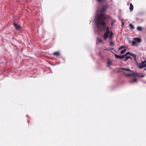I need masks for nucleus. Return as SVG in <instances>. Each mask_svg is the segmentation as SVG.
Listing matches in <instances>:
<instances>
[{"label":"nucleus","mask_w":146,"mask_h":146,"mask_svg":"<svg viewBox=\"0 0 146 146\" xmlns=\"http://www.w3.org/2000/svg\"><path fill=\"white\" fill-rule=\"evenodd\" d=\"M108 6L104 5L101 9L98 10L96 12V19L94 21L96 27L100 31H103L106 28V18L105 16V13Z\"/></svg>","instance_id":"f257e3e1"},{"label":"nucleus","mask_w":146,"mask_h":146,"mask_svg":"<svg viewBox=\"0 0 146 146\" xmlns=\"http://www.w3.org/2000/svg\"><path fill=\"white\" fill-rule=\"evenodd\" d=\"M103 31H105V33L102 35V37L104 40H106V39L108 38L109 35L110 33L109 27H106L105 29Z\"/></svg>","instance_id":"f03ea898"},{"label":"nucleus","mask_w":146,"mask_h":146,"mask_svg":"<svg viewBox=\"0 0 146 146\" xmlns=\"http://www.w3.org/2000/svg\"><path fill=\"white\" fill-rule=\"evenodd\" d=\"M134 40L132 42V45L133 46L136 44L137 43L140 42H141V40L139 38H133Z\"/></svg>","instance_id":"7ed1b4c3"},{"label":"nucleus","mask_w":146,"mask_h":146,"mask_svg":"<svg viewBox=\"0 0 146 146\" xmlns=\"http://www.w3.org/2000/svg\"><path fill=\"white\" fill-rule=\"evenodd\" d=\"M139 68H142L146 66V60L143 61L140 64H139L138 66Z\"/></svg>","instance_id":"20e7f679"},{"label":"nucleus","mask_w":146,"mask_h":146,"mask_svg":"<svg viewBox=\"0 0 146 146\" xmlns=\"http://www.w3.org/2000/svg\"><path fill=\"white\" fill-rule=\"evenodd\" d=\"M13 25L14 26V27H15L16 29L17 30L19 29L21 27L18 24L15 23H13Z\"/></svg>","instance_id":"39448f33"},{"label":"nucleus","mask_w":146,"mask_h":146,"mask_svg":"<svg viewBox=\"0 0 146 146\" xmlns=\"http://www.w3.org/2000/svg\"><path fill=\"white\" fill-rule=\"evenodd\" d=\"M137 79L136 78H133L132 80L129 81V82L130 83H132L133 82H137Z\"/></svg>","instance_id":"423d86ee"},{"label":"nucleus","mask_w":146,"mask_h":146,"mask_svg":"<svg viewBox=\"0 0 146 146\" xmlns=\"http://www.w3.org/2000/svg\"><path fill=\"white\" fill-rule=\"evenodd\" d=\"M131 56H132V57H133L135 61L136 62H137L136 55L132 53V54H131Z\"/></svg>","instance_id":"0eeeda50"},{"label":"nucleus","mask_w":146,"mask_h":146,"mask_svg":"<svg viewBox=\"0 0 146 146\" xmlns=\"http://www.w3.org/2000/svg\"><path fill=\"white\" fill-rule=\"evenodd\" d=\"M110 34L109 35V39L111 40L112 38V36L113 35V33L112 31H111L110 33Z\"/></svg>","instance_id":"6e6552de"},{"label":"nucleus","mask_w":146,"mask_h":146,"mask_svg":"<svg viewBox=\"0 0 146 146\" xmlns=\"http://www.w3.org/2000/svg\"><path fill=\"white\" fill-rule=\"evenodd\" d=\"M108 64L107 66L110 67V65L111 64V62L110 59H108Z\"/></svg>","instance_id":"1a4fd4ad"},{"label":"nucleus","mask_w":146,"mask_h":146,"mask_svg":"<svg viewBox=\"0 0 146 146\" xmlns=\"http://www.w3.org/2000/svg\"><path fill=\"white\" fill-rule=\"evenodd\" d=\"M116 21L114 19H111L110 21L111 25V26H113L115 22Z\"/></svg>","instance_id":"9d476101"},{"label":"nucleus","mask_w":146,"mask_h":146,"mask_svg":"<svg viewBox=\"0 0 146 146\" xmlns=\"http://www.w3.org/2000/svg\"><path fill=\"white\" fill-rule=\"evenodd\" d=\"M121 69L123 70L126 71H131V70L129 68H121Z\"/></svg>","instance_id":"9b49d317"},{"label":"nucleus","mask_w":146,"mask_h":146,"mask_svg":"<svg viewBox=\"0 0 146 146\" xmlns=\"http://www.w3.org/2000/svg\"><path fill=\"white\" fill-rule=\"evenodd\" d=\"M133 6L132 4V3H131L130 4V7H129V9L131 11H132L133 9Z\"/></svg>","instance_id":"f8f14e48"},{"label":"nucleus","mask_w":146,"mask_h":146,"mask_svg":"<svg viewBox=\"0 0 146 146\" xmlns=\"http://www.w3.org/2000/svg\"><path fill=\"white\" fill-rule=\"evenodd\" d=\"M53 54L58 56L60 55V53L59 52H55L53 53Z\"/></svg>","instance_id":"ddd939ff"},{"label":"nucleus","mask_w":146,"mask_h":146,"mask_svg":"<svg viewBox=\"0 0 146 146\" xmlns=\"http://www.w3.org/2000/svg\"><path fill=\"white\" fill-rule=\"evenodd\" d=\"M124 75L126 76H133V74L130 73H125Z\"/></svg>","instance_id":"4468645a"},{"label":"nucleus","mask_w":146,"mask_h":146,"mask_svg":"<svg viewBox=\"0 0 146 146\" xmlns=\"http://www.w3.org/2000/svg\"><path fill=\"white\" fill-rule=\"evenodd\" d=\"M97 39L98 40V42H97V43H98V42H99H99H102V43H103V41L102 40L99 38H97Z\"/></svg>","instance_id":"2eb2a0df"},{"label":"nucleus","mask_w":146,"mask_h":146,"mask_svg":"<svg viewBox=\"0 0 146 146\" xmlns=\"http://www.w3.org/2000/svg\"><path fill=\"white\" fill-rule=\"evenodd\" d=\"M137 29L138 31H141L142 30V28L141 27L138 26L137 27Z\"/></svg>","instance_id":"dca6fc26"},{"label":"nucleus","mask_w":146,"mask_h":146,"mask_svg":"<svg viewBox=\"0 0 146 146\" xmlns=\"http://www.w3.org/2000/svg\"><path fill=\"white\" fill-rule=\"evenodd\" d=\"M132 53H130L129 52H127L124 54V55H125V56L126 57L128 55H129L131 56V54H132Z\"/></svg>","instance_id":"f3484780"},{"label":"nucleus","mask_w":146,"mask_h":146,"mask_svg":"<svg viewBox=\"0 0 146 146\" xmlns=\"http://www.w3.org/2000/svg\"><path fill=\"white\" fill-rule=\"evenodd\" d=\"M126 49H125L122 50L121 52L120 53L121 54H123L125 52H126Z\"/></svg>","instance_id":"a211bd4d"},{"label":"nucleus","mask_w":146,"mask_h":146,"mask_svg":"<svg viewBox=\"0 0 146 146\" xmlns=\"http://www.w3.org/2000/svg\"><path fill=\"white\" fill-rule=\"evenodd\" d=\"M126 57L125 56V55H120V58L121 59H123L124 58H125Z\"/></svg>","instance_id":"6ab92c4d"},{"label":"nucleus","mask_w":146,"mask_h":146,"mask_svg":"<svg viewBox=\"0 0 146 146\" xmlns=\"http://www.w3.org/2000/svg\"><path fill=\"white\" fill-rule=\"evenodd\" d=\"M125 48V46H121L119 48H118V50H120L124 48Z\"/></svg>","instance_id":"aec40b11"},{"label":"nucleus","mask_w":146,"mask_h":146,"mask_svg":"<svg viewBox=\"0 0 146 146\" xmlns=\"http://www.w3.org/2000/svg\"><path fill=\"white\" fill-rule=\"evenodd\" d=\"M129 26H130L131 28L132 29H134V28L133 26L131 24H129Z\"/></svg>","instance_id":"412c9836"},{"label":"nucleus","mask_w":146,"mask_h":146,"mask_svg":"<svg viewBox=\"0 0 146 146\" xmlns=\"http://www.w3.org/2000/svg\"><path fill=\"white\" fill-rule=\"evenodd\" d=\"M115 57L117 58H119L120 57V56L117 55L116 54H115Z\"/></svg>","instance_id":"4be33fe9"},{"label":"nucleus","mask_w":146,"mask_h":146,"mask_svg":"<svg viewBox=\"0 0 146 146\" xmlns=\"http://www.w3.org/2000/svg\"><path fill=\"white\" fill-rule=\"evenodd\" d=\"M110 44L111 46H113L114 45V43L112 41H111L110 42Z\"/></svg>","instance_id":"5701e85b"},{"label":"nucleus","mask_w":146,"mask_h":146,"mask_svg":"<svg viewBox=\"0 0 146 146\" xmlns=\"http://www.w3.org/2000/svg\"><path fill=\"white\" fill-rule=\"evenodd\" d=\"M97 1L99 2H101L104 1V0H97Z\"/></svg>","instance_id":"b1692460"},{"label":"nucleus","mask_w":146,"mask_h":146,"mask_svg":"<svg viewBox=\"0 0 146 146\" xmlns=\"http://www.w3.org/2000/svg\"><path fill=\"white\" fill-rule=\"evenodd\" d=\"M125 58V59H124V61H127V59H128V58H127V56H126Z\"/></svg>","instance_id":"393cba45"},{"label":"nucleus","mask_w":146,"mask_h":146,"mask_svg":"<svg viewBox=\"0 0 146 146\" xmlns=\"http://www.w3.org/2000/svg\"><path fill=\"white\" fill-rule=\"evenodd\" d=\"M127 58H128H128H130L131 60H132V58H131V57L129 56H127Z\"/></svg>","instance_id":"a878e982"},{"label":"nucleus","mask_w":146,"mask_h":146,"mask_svg":"<svg viewBox=\"0 0 146 146\" xmlns=\"http://www.w3.org/2000/svg\"><path fill=\"white\" fill-rule=\"evenodd\" d=\"M144 76V75H142L141 76V77H143Z\"/></svg>","instance_id":"bb28decb"},{"label":"nucleus","mask_w":146,"mask_h":146,"mask_svg":"<svg viewBox=\"0 0 146 146\" xmlns=\"http://www.w3.org/2000/svg\"><path fill=\"white\" fill-rule=\"evenodd\" d=\"M146 70V68L144 69V70Z\"/></svg>","instance_id":"cd10ccee"}]
</instances>
